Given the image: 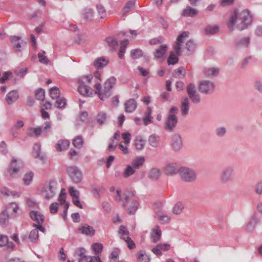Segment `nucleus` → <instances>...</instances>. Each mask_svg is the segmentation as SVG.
Listing matches in <instances>:
<instances>
[{
	"label": "nucleus",
	"mask_w": 262,
	"mask_h": 262,
	"mask_svg": "<svg viewBox=\"0 0 262 262\" xmlns=\"http://www.w3.org/2000/svg\"><path fill=\"white\" fill-rule=\"evenodd\" d=\"M251 21L252 17L248 10H236L231 13L227 26L231 30L234 29L243 30L247 28Z\"/></svg>",
	"instance_id": "f257e3e1"
},
{
	"label": "nucleus",
	"mask_w": 262,
	"mask_h": 262,
	"mask_svg": "<svg viewBox=\"0 0 262 262\" xmlns=\"http://www.w3.org/2000/svg\"><path fill=\"white\" fill-rule=\"evenodd\" d=\"M115 199L116 201H121L122 206L127 210L130 214H133L137 210L139 204L136 197L131 192H127L123 194V198L121 196V193L120 190L116 191Z\"/></svg>",
	"instance_id": "f03ea898"
},
{
	"label": "nucleus",
	"mask_w": 262,
	"mask_h": 262,
	"mask_svg": "<svg viewBox=\"0 0 262 262\" xmlns=\"http://www.w3.org/2000/svg\"><path fill=\"white\" fill-rule=\"evenodd\" d=\"M116 79L115 77H110L105 81L103 88H102L99 82L96 83L94 85L95 89L94 93L98 94L99 98L101 100H105L110 96V92L116 84Z\"/></svg>",
	"instance_id": "7ed1b4c3"
},
{
	"label": "nucleus",
	"mask_w": 262,
	"mask_h": 262,
	"mask_svg": "<svg viewBox=\"0 0 262 262\" xmlns=\"http://www.w3.org/2000/svg\"><path fill=\"white\" fill-rule=\"evenodd\" d=\"M189 33L187 31L183 32L177 38L176 45L174 47V52H171L167 59L168 64H174L178 61V56L181 54L182 45L187 39Z\"/></svg>",
	"instance_id": "20e7f679"
},
{
	"label": "nucleus",
	"mask_w": 262,
	"mask_h": 262,
	"mask_svg": "<svg viewBox=\"0 0 262 262\" xmlns=\"http://www.w3.org/2000/svg\"><path fill=\"white\" fill-rule=\"evenodd\" d=\"M92 79V75H89L83 76L78 80L79 86L78 87V91L80 94L88 97L93 95L94 91L90 89L89 86L85 84V82L90 83Z\"/></svg>",
	"instance_id": "39448f33"
},
{
	"label": "nucleus",
	"mask_w": 262,
	"mask_h": 262,
	"mask_svg": "<svg viewBox=\"0 0 262 262\" xmlns=\"http://www.w3.org/2000/svg\"><path fill=\"white\" fill-rule=\"evenodd\" d=\"M58 190L57 182L53 180L49 181L43 187L42 195L47 199L53 197Z\"/></svg>",
	"instance_id": "423d86ee"
},
{
	"label": "nucleus",
	"mask_w": 262,
	"mask_h": 262,
	"mask_svg": "<svg viewBox=\"0 0 262 262\" xmlns=\"http://www.w3.org/2000/svg\"><path fill=\"white\" fill-rule=\"evenodd\" d=\"M22 166L21 161H18L15 158H13L11 160V163L7 169L6 172V176L8 177L13 178L19 172L20 168Z\"/></svg>",
	"instance_id": "0eeeda50"
},
{
	"label": "nucleus",
	"mask_w": 262,
	"mask_h": 262,
	"mask_svg": "<svg viewBox=\"0 0 262 262\" xmlns=\"http://www.w3.org/2000/svg\"><path fill=\"white\" fill-rule=\"evenodd\" d=\"M178 108L173 106L169 111V115H168L166 122V129L169 130H172L176 126L178 118L176 116L177 113Z\"/></svg>",
	"instance_id": "6e6552de"
},
{
	"label": "nucleus",
	"mask_w": 262,
	"mask_h": 262,
	"mask_svg": "<svg viewBox=\"0 0 262 262\" xmlns=\"http://www.w3.org/2000/svg\"><path fill=\"white\" fill-rule=\"evenodd\" d=\"M180 176L183 181L187 182L194 181L196 178L194 171L186 167H181Z\"/></svg>",
	"instance_id": "1a4fd4ad"
},
{
	"label": "nucleus",
	"mask_w": 262,
	"mask_h": 262,
	"mask_svg": "<svg viewBox=\"0 0 262 262\" xmlns=\"http://www.w3.org/2000/svg\"><path fill=\"white\" fill-rule=\"evenodd\" d=\"M162 42L161 40L156 38L150 41V43L151 45H160L159 48L156 49L154 52V56L157 58L163 57L167 49L166 45L162 43Z\"/></svg>",
	"instance_id": "9d476101"
},
{
	"label": "nucleus",
	"mask_w": 262,
	"mask_h": 262,
	"mask_svg": "<svg viewBox=\"0 0 262 262\" xmlns=\"http://www.w3.org/2000/svg\"><path fill=\"white\" fill-rule=\"evenodd\" d=\"M180 168L176 163H169L166 164L163 167V171L166 176H173L180 173Z\"/></svg>",
	"instance_id": "9b49d317"
},
{
	"label": "nucleus",
	"mask_w": 262,
	"mask_h": 262,
	"mask_svg": "<svg viewBox=\"0 0 262 262\" xmlns=\"http://www.w3.org/2000/svg\"><path fill=\"white\" fill-rule=\"evenodd\" d=\"M68 173L74 183H78L82 180L81 172L76 166H70L68 167Z\"/></svg>",
	"instance_id": "f8f14e48"
},
{
	"label": "nucleus",
	"mask_w": 262,
	"mask_h": 262,
	"mask_svg": "<svg viewBox=\"0 0 262 262\" xmlns=\"http://www.w3.org/2000/svg\"><path fill=\"white\" fill-rule=\"evenodd\" d=\"M4 211L11 217H15L18 214L19 207L15 202H11L6 207Z\"/></svg>",
	"instance_id": "ddd939ff"
},
{
	"label": "nucleus",
	"mask_w": 262,
	"mask_h": 262,
	"mask_svg": "<svg viewBox=\"0 0 262 262\" xmlns=\"http://www.w3.org/2000/svg\"><path fill=\"white\" fill-rule=\"evenodd\" d=\"M171 146L173 150L179 151L183 146L182 140L181 136L178 134H174L171 137Z\"/></svg>",
	"instance_id": "4468645a"
},
{
	"label": "nucleus",
	"mask_w": 262,
	"mask_h": 262,
	"mask_svg": "<svg viewBox=\"0 0 262 262\" xmlns=\"http://www.w3.org/2000/svg\"><path fill=\"white\" fill-rule=\"evenodd\" d=\"M215 88L214 83L208 80L202 81L199 85L200 91L203 93L212 92Z\"/></svg>",
	"instance_id": "2eb2a0df"
},
{
	"label": "nucleus",
	"mask_w": 262,
	"mask_h": 262,
	"mask_svg": "<svg viewBox=\"0 0 262 262\" xmlns=\"http://www.w3.org/2000/svg\"><path fill=\"white\" fill-rule=\"evenodd\" d=\"M84 251L83 248L80 249V253L78 254L80 257L79 262H101L100 258L98 256L94 257L85 256Z\"/></svg>",
	"instance_id": "dca6fc26"
},
{
	"label": "nucleus",
	"mask_w": 262,
	"mask_h": 262,
	"mask_svg": "<svg viewBox=\"0 0 262 262\" xmlns=\"http://www.w3.org/2000/svg\"><path fill=\"white\" fill-rule=\"evenodd\" d=\"M234 174V169L232 167H228L225 169L221 175V179L223 183H227L231 181Z\"/></svg>",
	"instance_id": "f3484780"
},
{
	"label": "nucleus",
	"mask_w": 262,
	"mask_h": 262,
	"mask_svg": "<svg viewBox=\"0 0 262 262\" xmlns=\"http://www.w3.org/2000/svg\"><path fill=\"white\" fill-rule=\"evenodd\" d=\"M33 226L35 227V228L31 231L29 237L32 242H36L38 238V230L44 232L45 229L42 225H37L34 224Z\"/></svg>",
	"instance_id": "a211bd4d"
},
{
	"label": "nucleus",
	"mask_w": 262,
	"mask_h": 262,
	"mask_svg": "<svg viewBox=\"0 0 262 262\" xmlns=\"http://www.w3.org/2000/svg\"><path fill=\"white\" fill-rule=\"evenodd\" d=\"M170 248L169 244H160L152 249V252L157 256L162 255V251H167Z\"/></svg>",
	"instance_id": "6ab92c4d"
},
{
	"label": "nucleus",
	"mask_w": 262,
	"mask_h": 262,
	"mask_svg": "<svg viewBox=\"0 0 262 262\" xmlns=\"http://www.w3.org/2000/svg\"><path fill=\"white\" fill-rule=\"evenodd\" d=\"M30 217L37 224V225H41L44 222V216L40 212L37 211H32L30 213Z\"/></svg>",
	"instance_id": "aec40b11"
},
{
	"label": "nucleus",
	"mask_w": 262,
	"mask_h": 262,
	"mask_svg": "<svg viewBox=\"0 0 262 262\" xmlns=\"http://www.w3.org/2000/svg\"><path fill=\"white\" fill-rule=\"evenodd\" d=\"M125 111L127 113H132L137 108V104L136 101L134 99L127 100L124 103Z\"/></svg>",
	"instance_id": "412c9836"
},
{
	"label": "nucleus",
	"mask_w": 262,
	"mask_h": 262,
	"mask_svg": "<svg viewBox=\"0 0 262 262\" xmlns=\"http://www.w3.org/2000/svg\"><path fill=\"white\" fill-rule=\"evenodd\" d=\"M161 231L159 226H155L151 232V238L153 242H158L161 237Z\"/></svg>",
	"instance_id": "4be33fe9"
},
{
	"label": "nucleus",
	"mask_w": 262,
	"mask_h": 262,
	"mask_svg": "<svg viewBox=\"0 0 262 262\" xmlns=\"http://www.w3.org/2000/svg\"><path fill=\"white\" fill-rule=\"evenodd\" d=\"M19 97V95L16 91L13 90L10 92L6 96V101L9 104H12L16 101Z\"/></svg>",
	"instance_id": "5701e85b"
},
{
	"label": "nucleus",
	"mask_w": 262,
	"mask_h": 262,
	"mask_svg": "<svg viewBox=\"0 0 262 262\" xmlns=\"http://www.w3.org/2000/svg\"><path fill=\"white\" fill-rule=\"evenodd\" d=\"M79 230L82 234L86 235H93L95 233L93 227L87 224L82 225Z\"/></svg>",
	"instance_id": "b1692460"
},
{
	"label": "nucleus",
	"mask_w": 262,
	"mask_h": 262,
	"mask_svg": "<svg viewBox=\"0 0 262 262\" xmlns=\"http://www.w3.org/2000/svg\"><path fill=\"white\" fill-rule=\"evenodd\" d=\"M70 145V142L67 140H60L58 141L56 149L57 151H61L67 149Z\"/></svg>",
	"instance_id": "393cba45"
},
{
	"label": "nucleus",
	"mask_w": 262,
	"mask_h": 262,
	"mask_svg": "<svg viewBox=\"0 0 262 262\" xmlns=\"http://www.w3.org/2000/svg\"><path fill=\"white\" fill-rule=\"evenodd\" d=\"M189 109V100L188 98H185L181 102V110L183 115H186Z\"/></svg>",
	"instance_id": "a878e982"
},
{
	"label": "nucleus",
	"mask_w": 262,
	"mask_h": 262,
	"mask_svg": "<svg viewBox=\"0 0 262 262\" xmlns=\"http://www.w3.org/2000/svg\"><path fill=\"white\" fill-rule=\"evenodd\" d=\"M108 63V59L102 57L96 59L94 62V65L97 68H102L106 66Z\"/></svg>",
	"instance_id": "bb28decb"
},
{
	"label": "nucleus",
	"mask_w": 262,
	"mask_h": 262,
	"mask_svg": "<svg viewBox=\"0 0 262 262\" xmlns=\"http://www.w3.org/2000/svg\"><path fill=\"white\" fill-rule=\"evenodd\" d=\"M161 174V170L157 168H153L149 172L148 177L152 180L158 179Z\"/></svg>",
	"instance_id": "cd10ccee"
},
{
	"label": "nucleus",
	"mask_w": 262,
	"mask_h": 262,
	"mask_svg": "<svg viewBox=\"0 0 262 262\" xmlns=\"http://www.w3.org/2000/svg\"><path fill=\"white\" fill-rule=\"evenodd\" d=\"M148 141L150 145L154 147H157L159 145L160 138L155 134L151 135L149 137Z\"/></svg>",
	"instance_id": "c85d7f7f"
},
{
	"label": "nucleus",
	"mask_w": 262,
	"mask_h": 262,
	"mask_svg": "<svg viewBox=\"0 0 262 262\" xmlns=\"http://www.w3.org/2000/svg\"><path fill=\"white\" fill-rule=\"evenodd\" d=\"M198 13V11L195 9L190 7H187L183 10L182 15L184 16L193 17L195 16Z\"/></svg>",
	"instance_id": "c756f323"
},
{
	"label": "nucleus",
	"mask_w": 262,
	"mask_h": 262,
	"mask_svg": "<svg viewBox=\"0 0 262 262\" xmlns=\"http://www.w3.org/2000/svg\"><path fill=\"white\" fill-rule=\"evenodd\" d=\"M107 116L105 113L100 112L96 116V121L100 125L104 124L107 120Z\"/></svg>",
	"instance_id": "7c9ffc66"
},
{
	"label": "nucleus",
	"mask_w": 262,
	"mask_h": 262,
	"mask_svg": "<svg viewBox=\"0 0 262 262\" xmlns=\"http://www.w3.org/2000/svg\"><path fill=\"white\" fill-rule=\"evenodd\" d=\"M144 161L145 158L144 157H137L132 162L133 166L135 168H138L143 165Z\"/></svg>",
	"instance_id": "2f4dec72"
},
{
	"label": "nucleus",
	"mask_w": 262,
	"mask_h": 262,
	"mask_svg": "<svg viewBox=\"0 0 262 262\" xmlns=\"http://www.w3.org/2000/svg\"><path fill=\"white\" fill-rule=\"evenodd\" d=\"M128 44V40H124L121 41L120 43V47L119 49V52L118 53L119 57L120 59H122L124 57V54L125 52V48Z\"/></svg>",
	"instance_id": "473e14b6"
},
{
	"label": "nucleus",
	"mask_w": 262,
	"mask_h": 262,
	"mask_svg": "<svg viewBox=\"0 0 262 262\" xmlns=\"http://www.w3.org/2000/svg\"><path fill=\"white\" fill-rule=\"evenodd\" d=\"M184 209V205L181 202L177 203L173 206L172 212L175 214H181Z\"/></svg>",
	"instance_id": "72a5a7b5"
},
{
	"label": "nucleus",
	"mask_w": 262,
	"mask_h": 262,
	"mask_svg": "<svg viewBox=\"0 0 262 262\" xmlns=\"http://www.w3.org/2000/svg\"><path fill=\"white\" fill-rule=\"evenodd\" d=\"M219 31V27L216 25H209L205 28V31L206 34L212 35L217 33Z\"/></svg>",
	"instance_id": "f704fd0d"
},
{
	"label": "nucleus",
	"mask_w": 262,
	"mask_h": 262,
	"mask_svg": "<svg viewBox=\"0 0 262 262\" xmlns=\"http://www.w3.org/2000/svg\"><path fill=\"white\" fill-rule=\"evenodd\" d=\"M42 128L40 127H36V128H31L29 130H28L27 132V135L29 136L32 137L34 135L35 136H38L42 133Z\"/></svg>",
	"instance_id": "c9c22d12"
},
{
	"label": "nucleus",
	"mask_w": 262,
	"mask_h": 262,
	"mask_svg": "<svg viewBox=\"0 0 262 262\" xmlns=\"http://www.w3.org/2000/svg\"><path fill=\"white\" fill-rule=\"evenodd\" d=\"M138 262H149L148 256L142 251H139L137 254Z\"/></svg>",
	"instance_id": "e433bc0d"
},
{
	"label": "nucleus",
	"mask_w": 262,
	"mask_h": 262,
	"mask_svg": "<svg viewBox=\"0 0 262 262\" xmlns=\"http://www.w3.org/2000/svg\"><path fill=\"white\" fill-rule=\"evenodd\" d=\"M186 74V70L183 67H180L175 70L173 72L174 76L178 78L184 77Z\"/></svg>",
	"instance_id": "4c0bfd02"
},
{
	"label": "nucleus",
	"mask_w": 262,
	"mask_h": 262,
	"mask_svg": "<svg viewBox=\"0 0 262 262\" xmlns=\"http://www.w3.org/2000/svg\"><path fill=\"white\" fill-rule=\"evenodd\" d=\"M50 96L53 99H56L60 96V90L56 87L54 86L50 89Z\"/></svg>",
	"instance_id": "58836bf2"
},
{
	"label": "nucleus",
	"mask_w": 262,
	"mask_h": 262,
	"mask_svg": "<svg viewBox=\"0 0 262 262\" xmlns=\"http://www.w3.org/2000/svg\"><path fill=\"white\" fill-rule=\"evenodd\" d=\"M66 193L65 192L64 189H62L60 191V193L59 196L58 201L61 204H65V207L66 209H67L69 207V204L66 202Z\"/></svg>",
	"instance_id": "ea45409f"
},
{
	"label": "nucleus",
	"mask_w": 262,
	"mask_h": 262,
	"mask_svg": "<svg viewBox=\"0 0 262 262\" xmlns=\"http://www.w3.org/2000/svg\"><path fill=\"white\" fill-rule=\"evenodd\" d=\"M11 217L4 210L0 213V224L2 226L6 225L8 223L9 218Z\"/></svg>",
	"instance_id": "a19ab883"
},
{
	"label": "nucleus",
	"mask_w": 262,
	"mask_h": 262,
	"mask_svg": "<svg viewBox=\"0 0 262 262\" xmlns=\"http://www.w3.org/2000/svg\"><path fill=\"white\" fill-rule=\"evenodd\" d=\"M157 216L158 220L163 223L168 222L170 220L169 216L161 211H159L157 213Z\"/></svg>",
	"instance_id": "79ce46f5"
},
{
	"label": "nucleus",
	"mask_w": 262,
	"mask_h": 262,
	"mask_svg": "<svg viewBox=\"0 0 262 262\" xmlns=\"http://www.w3.org/2000/svg\"><path fill=\"white\" fill-rule=\"evenodd\" d=\"M145 141L140 138H137L135 140V146L137 150H141L143 149Z\"/></svg>",
	"instance_id": "37998d69"
},
{
	"label": "nucleus",
	"mask_w": 262,
	"mask_h": 262,
	"mask_svg": "<svg viewBox=\"0 0 262 262\" xmlns=\"http://www.w3.org/2000/svg\"><path fill=\"white\" fill-rule=\"evenodd\" d=\"M151 110L148 107L147 111L146 112V116L143 119V122L145 125H147L152 122V118L151 117Z\"/></svg>",
	"instance_id": "c03bdc74"
},
{
	"label": "nucleus",
	"mask_w": 262,
	"mask_h": 262,
	"mask_svg": "<svg viewBox=\"0 0 262 262\" xmlns=\"http://www.w3.org/2000/svg\"><path fill=\"white\" fill-rule=\"evenodd\" d=\"M34 177V174L32 172H27L23 178V181L24 184L25 185H29L31 182L32 181L33 178Z\"/></svg>",
	"instance_id": "a18cd8bd"
},
{
	"label": "nucleus",
	"mask_w": 262,
	"mask_h": 262,
	"mask_svg": "<svg viewBox=\"0 0 262 262\" xmlns=\"http://www.w3.org/2000/svg\"><path fill=\"white\" fill-rule=\"evenodd\" d=\"M83 143V141L82 140V138L80 136H78L76 137L75 139L73 140V144L74 146L75 147L77 148H80Z\"/></svg>",
	"instance_id": "49530a36"
},
{
	"label": "nucleus",
	"mask_w": 262,
	"mask_h": 262,
	"mask_svg": "<svg viewBox=\"0 0 262 262\" xmlns=\"http://www.w3.org/2000/svg\"><path fill=\"white\" fill-rule=\"evenodd\" d=\"M93 12L91 9H85L83 10L82 15L85 20H91L93 17Z\"/></svg>",
	"instance_id": "de8ad7c7"
},
{
	"label": "nucleus",
	"mask_w": 262,
	"mask_h": 262,
	"mask_svg": "<svg viewBox=\"0 0 262 262\" xmlns=\"http://www.w3.org/2000/svg\"><path fill=\"white\" fill-rule=\"evenodd\" d=\"M133 166L127 165L124 170L123 176L124 178H128L130 176L133 174L135 171Z\"/></svg>",
	"instance_id": "09e8293b"
},
{
	"label": "nucleus",
	"mask_w": 262,
	"mask_h": 262,
	"mask_svg": "<svg viewBox=\"0 0 262 262\" xmlns=\"http://www.w3.org/2000/svg\"><path fill=\"white\" fill-rule=\"evenodd\" d=\"M130 55L133 59H137L142 56L143 53L141 50L136 49L131 51Z\"/></svg>",
	"instance_id": "8fccbe9b"
},
{
	"label": "nucleus",
	"mask_w": 262,
	"mask_h": 262,
	"mask_svg": "<svg viewBox=\"0 0 262 262\" xmlns=\"http://www.w3.org/2000/svg\"><path fill=\"white\" fill-rule=\"evenodd\" d=\"M106 41L108 46L112 49H114L117 46L118 42L117 40L112 37L106 38Z\"/></svg>",
	"instance_id": "3c124183"
},
{
	"label": "nucleus",
	"mask_w": 262,
	"mask_h": 262,
	"mask_svg": "<svg viewBox=\"0 0 262 262\" xmlns=\"http://www.w3.org/2000/svg\"><path fill=\"white\" fill-rule=\"evenodd\" d=\"M219 73V69L215 68H209L205 70V74L208 76H216Z\"/></svg>",
	"instance_id": "603ef678"
},
{
	"label": "nucleus",
	"mask_w": 262,
	"mask_h": 262,
	"mask_svg": "<svg viewBox=\"0 0 262 262\" xmlns=\"http://www.w3.org/2000/svg\"><path fill=\"white\" fill-rule=\"evenodd\" d=\"M11 41L14 43V48L16 51H19L21 47L20 42L18 41L19 38L17 36H13L11 37Z\"/></svg>",
	"instance_id": "864d4df0"
},
{
	"label": "nucleus",
	"mask_w": 262,
	"mask_h": 262,
	"mask_svg": "<svg viewBox=\"0 0 262 262\" xmlns=\"http://www.w3.org/2000/svg\"><path fill=\"white\" fill-rule=\"evenodd\" d=\"M92 247L96 255L102 251L103 245L100 243H95L92 245Z\"/></svg>",
	"instance_id": "5fc2aeb1"
},
{
	"label": "nucleus",
	"mask_w": 262,
	"mask_h": 262,
	"mask_svg": "<svg viewBox=\"0 0 262 262\" xmlns=\"http://www.w3.org/2000/svg\"><path fill=\"white\" fill-rule=\"evenodd\" d=\"M135 3L132 1L128 2L124 8H123L122 11L124 14L127 13L130 9L134 8Z\"/></svg>",
	"instance_id": "6e6d98bb"
},
{
	"label": "nucleus",
	"mask_w": 262,
	"mask_h": 262,
	"mask_svg": "<svg viewBox=\"0 0 262 262\" xmlns=\"http://www.w3.org/2000/svg\"><path fill=\"white\" fill-rule=\"evenodd\" d=\"M118 233L121 236L123 239H125L124 237L128 236V231L124 226H121L120 227Z\"/></svg>",
	"instance_id": "4d7b16f0"
},
{
	"label": "nucleus",
	"mask_w": 262,
	"mask_h": 262,
	"mask_svg": "<svg viewBox=\"0 0 262 262\" xmlns=\"http://www.w3.org/2000/svg\"><path fill=\"white\" fill-rule=\"evenodd\" d=\"M35 96L37 99L39 100H43L45 97V92L44 90L40 89L36 91Z\"/></svg>",
	"instance_id": "13d9d810"
},
{
	"label": "nucleus",
	"mask_w": 262,
	"mask_h": 262,
	"mask_svg": "<svg viewBox=\"0 0 262 262\" xmlns=\"http://www.w3.org/2000/svg\"><path fill=\"white\" fill-rule=\"evenodd\" d=\"M187 91L188 95L189 96L191 95L196 93V91L195 90V86L194 84L190 83L189 84L187 88Z\"/></svg>",
	"instance_id": "bf43d9fd"
},
{
	"label": "nucleus",
	"mask_w": 262,
	"mask_h": 262,
	"mask_svg": "<svg viewBox=\"0 0 262 262\" xmlns=\"http://www.w3.org/2000/svg\"><path fill=\"white\" fill-rule=\"evenodd\" d=\"M124 237L125 239L124 240L127 244L128 248H129L130 249H134L136 246L134 241L129 236H126Z\"/></svg>",
	"instance_id": "052dcab7"
},
{
	"label": "nucleus",
	"mask_w": 262,
	"mask_h": 262,
	"mask_svg": "<svg viewBox=\"0 0 262 262\" xmlns=\"http://www.w3.org/2000/svg\"><path fill=\"white\" fill-rule=\"evenodd\" d=\"M69 194L74 198L78 199L79 195V192L77 189H75L74 187H70L69 188Z\"/></svg>",
	"instance_id": "680f3d73"
},
{
	"label": "nucleus",
	"mask_w": 262,
	"mask_h": 262,
	"mask_svg": "<svg viewBox=\"0 0 262 262\" xmlns=\"http://www.w3.org/2000/svg\"><path fill=\"white\" fill-rule=\"evenodd\" d=\"M128 145V144L123 143V142H121L119 145V148L124 154H127L129 152Z\"/></svg>",
	"instance_id": "e2e57ef3"
},
{
	"label": "nucleus",
	"mask_w": 262,
	"mask_h": 262,
	"mask_svg": "<svg viewBox=\"0 0 262 262\" xmlns=\"http://www.w3.org/2000/svg\"><path fill=\"white\" fill-rule=\"evenodd\" d=\"M186 48L189 51H193L195 47V43L192 40H189L185 44Z\"/></svg>",
	"instance_id": "0e129e2a"
},
{
	"label": "nucleus",
	"mask_w": 262,
	"mask_h": 262,
	"mask_svg": "<svg viewBox=\"0 0 262 262\" xmlns=\"http://www.w3.org/2000/svg\"><path fill=\"white\" fill-rule=\"evenodd\" d=\"M98 12L100 15V18H104L106 16V11L102 6H98L97 7Z\"/></svg>",
	"instance_id": "69168bd1"
},
{
	"label": "nucleus",
	"mask_w": 262,
	"mask_h": 262,
	"mask_svg": "<svg viewBox=\"0 0 262 262\" xmlns=\"http://www.w3.org/2000/svg\"><path fill=\"white\" fill-rule=\"evenodd\" d=\"M189 98L191 101L195 104L199 103L201 101L200 97L197 93L191 95L189 96Z\"/></svg>",
	"instance_id": "338daca9"
},
{
	"label": "nucleus",
	"mask_w": 262,
	"mask_h": 262,
	"mask_svg": "<svg viewBox=\"0 0 262 262\" xmlns=\"http://www.w3.org/2000/svg\"><path fill=\"white\" fill-rule=\"evenodd\" d=\"M11 191L6 187L2 188L0 189V193L5 197L10 196Z\"/></svg>",
	"instance_id": "774afa93"
}]
</instances>
